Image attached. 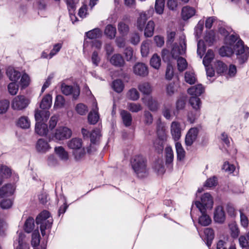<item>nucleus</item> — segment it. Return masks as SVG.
<instances>
[{
	"instance_id": "nucleus-63",
	"label": "nucleus",
	"mask_w": 249,
	"mask_h": 249,
	"mask_svg": "<svg viewBox=\"0 0 249 249\" xmlns=\"http://www.w3.org/2000/svg\"><path fill=\"white\" fill-rule=\"evenodd\" d=\"M204 39L208 45L211 46L215 39L214 32L211 31L207 33L205 36Z\"/></svg>"
},
{
	"instance_id": "nucleus-51",
	"label": "nucleus",
	"mask_w": 249,
	"mask_h": 249,
	"mask_svg": "<svg viewBox=\"0 0 249 249\" xmlns=\"http://www.w3.org/2000/svg\"><path fill=\"white\" fill-rule=\"evenodd\" d=\"M19 84L22 89L27 87L30 84L31 79L29 76L26 73H23L21 76Z\"/></svg>"
},
{
	"instance_id": "nucleus-40",
	"label": "nucleus",
	"mask_w": 249,
	"mask_h": 249,
	"mask_svg": "<svg viewBox=\"0 0 249 249\" xmlns=\"http://www.w3.org/2000/svg\"><path fill=\"white\" fill-rule=\"evenodd\" d=\"M150 66L156 70H159L161 66V59L157 53L153 55L150 60Z\"/></svg>"
},
{
	"instance_id": "nucleus-28",
	"label": "nucleus",
	"mask_w": 249,
	"mask_h": 249,
	"mask_svg": "<svg viewBox=\"0 0 249 249\" xmlns=\"http://www.w3.org/2000/svg\"><path fill=\"white\" fill-rule=\"evenodd\" d=\"M138 88L142 93L147 95L150 94L153 90L150 83L148 82H142L138 86Z\"/></svg>"
},
{
	"instance_id": "nucleus-17",
	"label": "nucleus",
	"mask_w": 249,
	"mask_h": 249,
	"mask_svg": "<svg viewBox=\"0 0 249 249\" xmlns=\"http://www.w3.org/2000/svg\"><path fill=\"white\" fill-rule=\"evenodd\" d=\"M171 133L175 141H177L180 139L181 135V130L179 123L174 121L171 123Z\"/></svg>"
},
{
	"instance_id": "nucleus-1",
	"label": "nucleus",
	"mask_w": 249,
	"mask_h": 249,
	"mask_svg": "<svg viewBox=\"0 0 249 249\" xmlns=\"http://www.w3.org/2000/svg\"><path fill=\"white\" fill-rule=\"evenodd\" d=\"M186 48L185 36L184 35H181L179 36V44L177 43L174 44L171 52L172 57L177 59L178 69L179 71H184L188 66L185 58L178 57L179 55H182L185 53Z\"/></svg>"
},
{
	"instance_id": "nucleus-61",
	"label": "nucleus",
	"mask_w": 249,
	"mask_h": 249,
	"mask_svg": "<svg viewBox=\"0 0 249 249\" xmlns=\"http://www.w3.org/2000/svg\"><path fill=\"white\" fill-rule=\"evenodd\" d=\"M62 47V43H58L53 45V48L49 54V59L52 58L56 55L61 50Z\"/></svg>"
},
{
	"instance_id": "nucleus-23",
	"label": "nucleus",
	"mask_w": 249,
	"mask_h": 249,
	"mask_svg": "<svg viewBox=\"0 0 249 249\" xmlns=\"http://www.w3.org/2000/svg\"><path fill=\"white\" fill-rule=\"evenodd\" d=\"M54 152L63 161H67L69 160V156L68 152L62 146H56L54 148Z\"/></svg>"
},
{
	"instance_id": "nucleus-8",
	"label": "nucleus",
	"mask_w": 249,
	"mask_h": 249,
	"mask_svg": "<svg viewBox=\"0 0 249 249\" xmlns=\"http://www.w3.org/2000/svg\"><path fill=\"white\" fill-rule=\"evenodd\" d=\"M72 135L71 129L66 126L57 127L53 134V138L55 141H63L70 138Z\"/></svg>"
},
{
	"instance_id": "nucleus-25",
	"label": "nucleus",
	"mask_w": 249,
	"mask_h": 249,
	"mask_svg": "<svg viewBox=\"0 0 249 249\" xmlns=\"http://www.w3.org/2000/svg\"><path fill=\"white\" fill-rule=\"evenodd\" d=\"M200 212V215L198 218V223L203 226H207L210 225L212 222V220L210 216L207 214V211H199Z\"/></svg>"
},
{
	"instance_id": "nucleus-5",
	"label": "nucleus",
	"mask_w": 249,
	"mask_h": 249,
	"mask_svg": "<svg viewBox=\"0 0 249 249\" xmlns=\"http://www.w3.org/2000/svg\"><path fill=\"white\" fill-rule=\"evenodd\" d=\"M234 53L240 64L247 62L249 57V47L240 39H237L234 45Z\"/></svg>"
},
{
	"instance_id": "nucleus-56",
	"label": "nucleus",
	"mask_w": 249,
	"mask_h": 249,
	"mask_svg": "<svg viewBox=\"0 0 249 249\" xmlns=\"http://www.w3.org/2000/svg\"><path fill=\"white\" fill-rule=\"evenodd\" d=\"M118 30L120 34L122 36H125L128 33L129 28L128 25L124 21H121L118 23Z\"/></svg>"
},
{
	"instance_id": "nucleus-9",
	"label": "nucleus",
	"mask_w": 249,
	"mask_h": 249,
	"mask_svg": "<svg viewBox=\"0 0 249 249\" xmlns=\"http://www.w3.org/2000/svg\"><path fill=\"white\" fill-rule=\"evenodd\" d=\"M30 103L28 98L23 95L15 97L11 103V107L14 110H21L27 107Z\"/></svg>"
},
{
	"instance_id": "nucleus-45",
	"label": "nucleus",
	"mask_w": 249,
	"mask_h": 249,
	"mask_svg": "<svg viewBox=\"0 0 249 249\" xmlns=\"http://www.w3.org/2000/svg\"><path fill=\"white\" fill-rule=\"evenodd\" d=\"M127 98L133 101H137L140 98V93L135 88L130 89L126 93Z\"/></svg>"
},
{
	"instance_id": "nucleus-58",
	"label": "nucleus",
	"mask_w": 249,
	"mask_h": 249,
	"mask_svg": "<svg viewBox=\"0 0 249 249\" xmlns=\"http://www.w3.org/2000/svg\"><path fill=\"white\" fill-rule=\"evenodd\" d=\"M153 117L148 111H144L143 114V122L146 125H150L153 123Z\"/></svg>"
},
{
	"instance_id": "nucleus-33",
	"label": "nucleus",
	"mask_w": 249,
	"mask_h": 249,
	"mask_svg": "<svg viewBox=\"0 0 249 249\" xmlns=\"http://www.w3.org/2000/svg\"><path fill=\"white\" fill-rule=\"evenodd\" d=\"M52 97L50 94H47L42 100L40 104V107L43 110H47L51 107Z\"/></svg>"
},
{
	"instance_id": "nucleus-7",
	"label": "nucleus",
	"mask_w": 249,
	"mask_h": 249,
	"mask_svg": "<svg viewBox=\"0 0 249 249\" xmlns=\"http://www.w3.org/2000/svg\"><path fill=\"white\" fill-rule=\"evenodd\" d=\"M238 39L236 35H231L226 39V42L224 46L221 47L219 50V54L223 57H230L234 53V45Z\"/></svg>"
},
{
	"instance_id": "nucleus-54",
	"label": "nucleus",
	"mask_w": 249,
	"mask_h": 249,
	"mask_svg": "<svg viewBox=\"0 0 249 249\" xmlns=\"http://www.w3.org/2000/svg\"><path fill=\"white\" fill-rule=\"evenodd\" d=\"M112 87L116 92L120 93L123 90L124 84L122 80L118 79L113 82Z\"/></svg>"
},
{
	"instance_id": "nucleus-10",
	"label": "nucleus",
	"mask_w": 249,
	"mask_h": 249,
	"mask_svg": "<svg viewBox=\"0 0 249 249\" xmlns=\"http://www.w3.org/2000/svg\"><path fill=\"white\" fill-rule=\"evenodd\" d=\"M201 130V126H195L189 129L185 139V143L186 146H191L197 140Z\"/></svg>"
},
{
	"instance_id": "nucleus-15",
	"label": "nucleus",
	"mask_w": 249,
	"mask_h": 249,
	"mask_svg": "<svg viewBox=\"0 0 249 249\" xmlns=\"http://www.w3.org/2000/svg\"><path fill=\"white\" fill-rule=\"evenodd\" d=\"M13 176L14 180H18V175L15 172H13L12 169L5 165H1L0 166V176L3 178H9L11 176Z\"/></svg>"
},
{
	"instance_id": "nucleus-43",
	"label": "nucleus",
	"mask_w": 249,
	"mask_h": 249,
	"mask_svg": "<svg viewBox=\"0 0 249 249\" xmlns=\"http://www.w3.org/2000/svg\"><path fill=\"white\" fill-rule=\"evenodd\" d=\"M104 33L108 38L113 39L116 34V27L111 24H108L106 27Z\"/></svg>"
},
{
	"instance_id": "nucleus-24",
	"label": "nucleus",
	"mask_w": 249,
	"mask_h": 249,
	"mask_svg": "<svg viewBox=\"0 0 249 249\" xmlns=\"http://www.w3.org/2000/svg\"><path fill=\"white\" fill-rule=\"evenodd\" d=\"M204 91V88L201 84H198L191 87L188 89V93L191 96L198 97Z\"/></svg>"
},
{
	"instance_id": "nucleus-30",
	"label": "nucleus",
	"mask_w": 249,
	"mask_h": 249,
	"mask_svg": "<svg viewBox=\"0 0 249 249\" xmlns=\"http://www.w3.org/2000/svg\"><path fill=\"white\" fill-rule=\"evenodd\" d=\"M155 24L153 20H149L145 26L144 29V35L145 37H151L154 34Z\"/></svg>"
},
{
	"instance_id": "nucleus-62",
	"label": "nucleus",
	"mask_w": 249,
	"mask_h": 249,
	"mask_svg": "<svg viewBox=\"0 0 249 249\" xmlns=\"http://www.w3.org/2000/svg\"><path fill=\"white\" fill-rule=\"evenodd\" d=\"M75 110L79 114L84 115L88 112V107L84 104L80 103L76 105Z\"/></svg>"
},
{
	"instance_id": "nucleus-57",
	"label": "nucleus",
	"mask_w": 249,
	"mask_h": 249,
	"mask_svg": "<svg viewBox=\"0 0 249 249\" xmlns=\"http://www.w3.org/2000/svg\"><path fill=\"white\" fill-rule=\"evenodd\" d=\"M34 227V219L32 217H29L24 224V230L28 232H31Z\"/></svg>"
},
{
	"instance_id": "nucleus-12",
	"label": "nucleus",
	"mask_w": 249,
	"mask_h": 249,
	"mask_svg": "<svg viewBox=\"0 0 249 249\" xmlns=\"http://www.w3.org/2000/svg\"><path fill=\"white\" fill-rule=\"evenodd\" d=\"M99 119L97 103L95 99L93 100L91 111L88 115V121L90 124H94L97 123Z\"/></svg>"
},
{
	"instance_id": "nucleus-64",
	"label": "nucleus",
	"mask_w": 249,
	"mask_h": 249,
	"mask_svg": "<svg viewBox=\"0 0 249 249\" xmlns=\"http://www.w3.org/2000/svg\"><path fill=\"white\" fill-rule=\"evenodd\" d=\"M65 104V100L64 97L61 95H58L55 98L54 107L55 108H61Z\"/></svg>"
},
{
	"instance_id": "nucleus-4",
	"label": "nucleus",
	"mask_w": 249,
	"mask_h": 249,
	"mask_svg": "<svg viewBox=\"0 0 249 249\" xmlns=\"http://www.w3.org/2000/svg\"><path fill=\"white\" fill-rule=\"evenodd\" d=\"M213 205V199L211 195L209 193L204 194L200 198V201L196 200L193 204L191 210V216L193 220L194 217L193 208L194 205L199 211H208L212 209Z\"/></svg>"
},
{
	"instance_id": "nucleus-49",
	"label": "nucleus",
	"mask_w": 249,
	"mask_h": 249,
	"mask_svg": "<svg viewBox=\"0 0 249 249\" xmlns=\"http://www.w3.org/2000/svg\"><path fill=\"white\" fill-rule=\"evenodd\" d=\"M127 108L131 112H138L142 109V107L140 103H128L127 104Z\"/></svg>"
},
{
	"instance_id": "nucleus-59",
	"label": "nucleus",
	"mask_w": 249,
	"mask_h": 249,
	"mask_svg": "<svg viewBox=\"0 0 249 249\" xmlns=\"http://www.w3.org/2000/svg\"><path fill=\"white\" fill-rule=\"evenodd\" d=\"M8 91L10 94L15 95L18 90V85L16 82H11L8 85Z\"/></svg>"
},
{
	"instance_id": "nucleus-42",
	"label": "nucleus",
	"mask_w": 249,
	"mask_h": 249,
	"mask_svg": "<svg viewBox=\"0 0 249 249\" xmlns=\"http://www.w3.org/2000/svg\"><path fill=\"white\" fill-rule=\"evenodd\" d=\"M17 125L23 129H28L30 127L31 122L27 117L21 116L18 119Z\"/></svg>"
},
{
	"instance_id": "nucleus-41",
	"label": "nucleus",
	"mask_w": 249,
	"mask_h": 249,
	"mask_svg": "<svg viewBox=\"0 0 249 249\" xmlns=\"http://www.w3.org/2000/svg\"><path fill=\"white\" fill-rule=\"evenodd\" d=\"M165 162L167 164H170L174 160V153L170 146H167L165 148Z\"/></svg>"
},
{
	"instance_id": "nucleus-38",
	"label": "nucleus",
	"mask_w": 249,
	"mask_h": 249,
	"mask_svg": "<svg viewBox=\"0 0 249 249\" xmlns=\"http://www.w3.org/2000/svg\"><path fill=\"white\" fill-rule=\"evenodd\" d=\"M121 116L125 126H129L131 124L132 119L131 115L129 112L123 110L121 111Z\"/></svg>"
},
{
	"instance_id": "nucleus-14",
	"label": "nucleus",
	"mask_w": 249,
	"mask_h": 249,
	"mask_svg": "<svg viewBox=\"0 0 249 249\" xmlns=\"http://www.w3.org/2000/svg\"><path fill=\"white\" fill-rule=\"evenodd\" d=\"M142 101L152 111H157L159 107V105L157 99L152 96L143 97L142 98Z\"/></svg>"
},
{
	"instance_id": "nucleus-55",
	"label": "nucleus",
	"mask_w": 249,
	"mask_h": 249,
	"mask_svg": "<svg viewBox=\"0 0 249 249\" xmlns=\"http://www.w3.org/2000/svg\"><path fill=\"white\" fill-rule=\"evenodd\" d=\"M150 43L148 41H143L141 45V52L142 57H146L149 53Z\"/></svg>"
},
{
	"instance_id": "nucleus-39",
	"label": "nucleus",
	"mask_w": 249,
	"mask_h": 249,
	"mask_svg": "<svg viewBox=\"0 0 249 249\" xmlns=\"http://www.w3.org/2000/svg\"><path fill=\"white\" fill-rule=\"evenodd\" d=\"M175 147L178 160L180 161L182 160L185 157L186 152L181 143L178 142H176L175 143Z\"/></svg>"
},
{
	"instance_id": "nucleus-46",
	"label": "nucleus",
	"mask_w": 249,
	"mask_h": 249,
	"mask_svg": "<svg viewBox=\"0 0 249 249\" xmlns=\"http://www.w3.org/2000/svg\"><path fill=\"white\" fill-rule=\"evenodd\" d=\"M102 33L99 28H95L86 33V36L89 39H95L102 36Z\"/></svg>"
},
{
	"instance_id": "nucleus-3",
	"label": "nucleus",
	"mask_w": 249,
	"mask_h": 249,
	"mask_svg": "<svg viewBox=\"0 0 249 249\" xmlns=\"http://www.w3.org/2000/svg\"><path fill=\"white\" fill-rule=\"evenodd\" d=\"M53 219L49 212L43 211L36 217V223L39 225L41 234L43 236L47 235L52 227Z\"/></svg>"
},
{
	"instance_id": "nucleus-26",
	"label": "nucleus",
	"mask_w": 249,
	"mask_h": 249,
	"mask_svg": "<svg viewBox=\"0 0 249 249\" xmlns=\"http://www.w3.org/2000/svg\"><path fill=\"white\" fill-rule=\"evenodd\" d=\"M213 67L215 72L219 75H224L227 70V65L220 60H216L213 64Z\"/></svg>"
},
{
	"instance_id": "nucleus-50",
	"label": "nucleus",
	"mask_w": 249,
	"mask_h": 249,
	"mask_svg": "<svg viewBox=\"0 0 249 249\" xmlns=\"http://www.w3.org/2000/svg\"><path fill=\"white\" fill-rule=\"evenodd\" d=\"M237 73V68L235 65L233 64H230L229 68L227 67V70L225 72L224 75L227 78H232L234 77Z\"/></svg>"
},
{
	"instance_id": "nucleus-35",
	"label": "nucleus",
	"mask_w": 249,
	"mask_h": 249,
	"mask_svg": "<svg viewBox=\"0 0 249 249\" xmlns=\"http://www.w3.org/2000/svg\"><path fill=\"white\" fill-rule=\"evenodd\" d=\"M184 79L185 82L190 85L194 84L197 80L196 75L193 70L188 71L185 72Z\"/></svg>"
},
{
	"instance_id": "nucleus-53",
	"label": "nucleus",
	"mask_w": 249,
	"mask_h": 249,
	"mask_svg": "<svg viewBox=\"0 0 249 249\" xmlns=\"http://www.w3.org/2000/svg\"><path fill=\"white\" fill-rule=\"evenodd\" d=\"M164 0H156L155 9L156 13L159 15H161L164 11Z\"/></svg>"
},
{
	"instance_id": "nucleus-11",
	"label": "nucleus",
	"mask_w": 249,
	"mask_h": 249,
	"mask_svg": "<svg viewBox=\"0 0 249 249\" xmlns=\"http://www.w3.org/2000/svg\"><path fill=\"white\" fill-rule=\"evenodd\" d=\"M133 71L135 75L142 77H146L149 73L148 66L142 62H137L134 65Z\"/></svg>"
},
{
	"instance_id": "nucleus-6",
	"label": "nucleus",
	"mask_w": 249,
	"mask_h": 249,
	"mask_svg": "<svg viewBox=\"0 0 249 249\" xmlns=\"http://www.w3.org/2000/svg\"><path fill=\"white\" fill-rule=\"evenodd\" d=\"M68 146L72 150V155L76 160H79L84 157L85 151L82 146V141L81 139H72L68 142Z\"/></svg>"
},
{
	"instance_id": "nucleus-19",
	"label": "nucleus",
	"mask_w": 249,
	"mask_h": 249,
	"mask_svg": "<svg viewBox=\"0 0 249 249\" xmlns=\"http://www.w3.org/2000/svg\"><path fill=\"white\" fill-rule=\"evenodd\" d=\"M15 249H29V246L26 243L25 234L20 232L18 233V239L15 241Z\"/></svg>"
},
{
	"instance_id": "nucleus-2",
	"label": "nucleus",
	"mask_w": 249,
	"mask_h": 249,
	"mask_svg": "<svg viewBox=\"0 0 249 249\" xmlns=\"http://www.w3.org/2000/svg\"><path fill=\"white\" fill-rule=\"evenodd\" d=\"M131 163L132 168L138 177L143 178L148 175L146 160L143 156H134L131 160Z\"/></svg>"
},
{
	"instance_id": "nucleus-36",
	"label": "nucleus",
	"mask_w": 249,
	"mask_h": 249,
	"mask_svg": "<svg viewBox=\"0 0 249 249\" xmlns=\"http://www.w3.org/2000/svg\"><path fill=\"white\" fill-rule=\"evenodd\" d=\"M186 106L185 99L183 97H180L176 102V109L173 111V115H178L180 110H183Z\"/></svg>"
},
{
	"instance_id": "nucleus-13",
	"label": "nucleus",
	"mask_w": 249,
	"mask_h": 249,
	"mask_svg": "<svg viewBox=\"0 0 249 249\" xmlns=\"http://www.w3.org/2000/svg\"><path fill=\"white\" fill-rule=\"evenodd\" d=\"M51 149V146L49 142L44 139H39L36 143V149L39 153L45 154Z\"/></svg>"
},
{
	"instance_id": "nucleus-31",
	"label": "nucleus",
	"mask_w": 249,
	"mask_h": 249,
	"mask_svg": "<svg viewBox=\"0 0 249 249\" xmlns=\"http://www.w3.org/2000/svg\"><path fill=\"white\" fill-rule=\"evenodd\" d=\"M6 72L9 79L14 82H17L21 76V74L19 71H17L12 68H9L7 69Z\"/></svg>"
},
{
	"instance_id": "nucleus-22",
	"label": "nucleus",
	"mask_w": 249,
	"mask_h": 249,
	"mask_svg": "<svg viewBox=\"0 0 249 249\" xmlns=\"http://www.w3.org/2000/svg\"><path fill=\"white\" fill-rule=\"evenodd\" d=\"M48 110H36L35 114V118L36 123H45L50 116Z\"/></svg>"
},
{
	"instance_id": "nucleus-29",
	"label": "nucleus",
	"mask_w": 249,
	"mask_h": 249,
	"mask_svg": "<svg viewBox=\"0 0 249 249\" xmlns=\"http://www.w3.org/2000/svg\"><path fill=\"white\" fill-rule=\"evenodd\" d=\"M35 132L41 136H46L48 132L47 124L45 123H36Z\"/></svg>"
},
{
	"instance_id": "nucleus-32",
	"label": "nucleus",
	"mask_w": 249,
	"mask_h": 249,
	"mask_svg": "<svg viewBox=\"0 0 249 249\" xmlns=\"http://www.w3.org/2000/svg\"><path fill=\"white\" fill-rule=\"evenodd\" d=\"M174 110L171 104L164 105L163 106L162 113L163 116L167 120H171L175 116L173 115ZM176 116L177 115H175Z\"/></svg>"
},
{
	"instance_id": "nucleus-47",
	"label": "nucleus",
	"mask_w": 249,
	"mask_h": 249,
	"mask_svg": "<svg viewBox=\"0 0 249 249\" xmlns=\"http://www.w3.org/2000/svg\"><path fill=\"white\" fill-rule=\"evenodd\" d=\"M200 115V110H190L188 111L187 114V119L188 122L191 124L195 123Z\"/></svg>"
},
{
	"instance_id": "nucleus-18",
	"label": "nucleus",
	"mask_w": 249,
	"mask_h": 249,
	"mask_svg": "<svg viewBox=\"0 0 249 249\" xmlns=\"http://www.w3.org/2000/svg\"><path fill=\"white\" fill-rule=\"evenodd\" d=\"M62 92L65 95H68L71 94L73 95L74 99H77L80 93V90L77 87H72L71 86L62 85L61 87Z\"/></svg>"
},
{
	"instance_id": "nucleus-21",
	"label": "nucleus",
	"mask_w": 249,
	"mask_h": 249,
	"mask_svg": "<svg viewBox=\"0 0 249 249\" xmlns=\"http://www.w3.org/2000/svg\"><path fill=\"white\" fill-rule=\"evenodd\" d=\"M213 219L215 222L223 223L225 220V213L221 206L216 207L214 212Z\"/></svg>"
},
{
	"instance_id": "nucleus-34",
	"label": "nucleus",
	"mask_w": 249,
	"mask_h": 249,
	"mask_svg": "<svg viewBox=\"0 0 249 249\" xmlns=\"http://www.w3.org/2000/svg\"><path fill=\"white\" fill-rule=\"evenodd\" d=\"M196 13L195 10L189 6L184 7L182 9L181 15L183 20H187Z\"/></svg>"
},
{
	"instance_id": "nucleus-16",
	"label": "nucleus",
	"mask_w": 249,
	"mask_h": 249,
	"mask_svg": "<svg viewBox=\"0 0 249 249\" xmlns=\"http://www.w3.org/2000/svg\"><path fill=\"white\" fill-rule=\"evenodd\" d=\"M16 186L14 184L8 183L0 188V197L1 198L8 197L15 192Z\"/></svg>"
},
{
	"instance_id": "nucleus-60",
	"label": "nucleus",
	"mask_w": 249,
	"mask_h": 249,
	"mask_svg": "<svg viewBox=\"0 0 249 249\" xmlns=\"http://www.w3.org/2000/svg\"><path fill=\"white\" fill-rule=\"evenodd\" d=\"M240 218L241 225L244 228L247 229L249 226V220L248 217L244 213L243 210H240Z\"/></svg>"
},
{
	"instance_id": "nucleus-44",
	"label": "nucleus",
	"mask_w": 249,
	"mask_h": 249,
	"mask_svg": "<svg viewBox=\"0 0 249 249\" xmlns=\"http://www.w3.org/2000/svg\"><path fill=\"white\" fill-rule=\"evenodd\" d=\"M189 103L194 109L200 110L201 102L199 97L196 96H191L189 99Z\"/></svg>"
},
{
	"instance_id": "nucleus-52",
	"label": "nucleus",
	"mask_w": 249,
	"mask_h": 249,
	"mask_svg": "<svg viewBox=\"0 0 249 249\" xmlns=\"http://www.w3.org/2000/svg\"><path fill=\"white\" fill-rule=\"evenodd\" d=\"M214 54L213 52L211 50H209L207 51L203 60V63L205 67L208 66L209 65L214 58Z\"/></svg>"
},
{
	"instance_id": "nucleus-48",
	"label": "nucleus",
	"mask_w": 249,
	"mask_h": 249,
	"mask_svg": "<svg viewBox=\"0 0 249 249\" xmlns=\"http://www.w3.org/2000/svg\"><path fill=\"white\" fill-rule=\"evenodd\" d=\"M229 227L231 236L234 238H236L240 233V231L237 224L235 222H232L229 224Z\"/></svg>"
},
{
	"instance_id": "nucleus-20",
	"label": "nucleus",
	"mask_w": 249,
	"mask_h": 249,
	"mask_svg": "<svg viewBox=\"0 0 249 249\" xmlns=\"http://www.w3.org/2000/svg\"><path fill=\"white\" fill-rule=\"evenodd\" d=\"M110 63L117 67H123L125 64L123 56L119 53H115L108 59Z\"/></svg>"
},
{
	"instance_id": "nucleus-37",
	"label": "nucleus",
	"mask_w": 249,
	"mask_h": 249,
	"mask_svg": "<svg viewBox=\"0 0 249 249\" xmlns=\"http://www.w3.org/2000/svg\"><path fill=\"white\" fill-rule=\"evenodd\" d=\"M205 234V239L206 240V244L210 247L212 243V241L214 238V232L211 228H206L204 231Z\"/></svg>"
},
{
	"instance_id": "nucleus-27",
	"label": "nucleus",
	"mask_w": 249,
	"mask_h": 249,
	"mask_svg": "<svg viewBox=\"0 0 249 249\" xmlns=\"http://www.w3.org/2000/svg\"><path fill=\"white\" fill-rule=\"evenodd\" d=\"M147 20V15L143 12L141 13L139 15V17L137 18L135 24L136 27L139 31H142L143 30L146 25L145 24Z\"/></svg>"
}]
</instances>
